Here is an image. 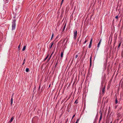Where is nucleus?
Segmentation results:
<instances>
[{
  "instance_id": "obj_34",
  "label": "nucleus",
  "mask_w": 123,
  "mask_h": 123,
  "mask_svg": "<svg viewBox=\"0 0 123 123\" xmlns=\"http://www.w3.org/2000/svg\"><path fill=\"white\" fill-rule=\"evenodd\" d=\"M65 40H66V39H64V40H63V41H64H64H65Z\"/></svg>"
},
{
  "instance_id": "obj_24",
  "label": "nucleus",
  "mask_w": 123,
  "mask_h": 123,
  "mask_svg": "<svg viewBox=\"0 0 123 123\" xmlns=\"http://www.w3.org/2000/svg\"><path fill=\"white\" fill-rule=\"evenodd\" d=\"M87 40H85V41L83 42V44H85V43H86V42H87Z\"/></svg>"
},
{
  "instance_id": "obj_36",
  "label": "nucleus",
  "mask_w": 123,
  "mask_h": 123,
  "mask_svg": "<svg viewBox=\"0 0 123 123\" xmlns=\"http://www.w3.org/2000/svg\"><path fill=\"white\" fill-rule=\"evenodd\" d=\"M15 18V16H14V17H13V18Z\"/></svg>"
},
{
  "instance_id": "obj_4",
  "label": "nucleus",
  "mask_w": 123,
  "mask_h": 123,
  "mask_svg": "<svg viewBox=\"0 0 123 123\" xmlns=\"http://www.w3.org/2000/svg\"><path fill=\"white\" fill-rule=\"evenodd\" d=\"M13 94L11 97V98L10 100V102H11V105H12V104L13 103Z\"/></svg>"
},
{
  "instance_id": "obj_23",
  "label": "nucleus",
  "mask_w": 123,
  "mask_h": 123,
  "mask_svg": "<svg viewBox=\"0 0 123 123\" xmlns=\"http://www.w3.org/2000/svg\"><path fill=\"white\" fill-rule=\"evenodd\" d=\"M25 59L24 60V62H23V63L22 65H23V64H25Z\"/></svg>"
},
{
  "instance_id": "obj_18",
  "label": "nucleus",
  "mask_w": 123,
  "mask_h": 123,
  "mask_svg": "<svg viewBox=\"0 0 123 123\" xmlns=\"http://www.w3.org/2000/svg\"><path fill=\"white\" fill-rule=\"evenodd\" d=\"M18 49L19 50L20 49V44L18 46Z\"/></svg>"
},
{
  "instance_id": "obj_3",
  "label": "nucleus",
  "mask_w": 123,
  "mask_h": 123,
  "mask_svg": "<svg viewBox=\"0 0 123 123\" xmlns=\"http://www.w3.org/2000/svg\"><path fill=\"white\" fill-rule=\"evenodd\" d=\"M4 3H5V5H8V3L9 1V0H4Z\"/></svg>"
},
{
  "instance_id": "obj_7",
  "label": "nucleus",
  "mask_w": 123,
  "mask_h": 123,
  "mask_svg": "<svg viewBox=\"0 0 123 123\" xmlns=\"http://www.w3.org/2000/svg\"><path fill=\"white\" fill-rule=\"evenodd\" d=\"M102 113H101V114H100V118H99V122L100 121V120L102 119Z\"/></svg>"
},
{
  "instance_id": "obj_31",
  "label": "nucleus",
  "mask_w": 123,
  "mask_h": 123,
  "mask_svg": "<svg viewBox=\"0 0 123 123\" xmlns=\"http://www.w3.org/2000/svg\"><path fill=\"white\" fill-rule=\"evenodd\" d=\"M47 57H46V58L44 59V60H46L47 59Z\"/></svg>"
},
{
  "instance_id": "obj_12",
  "label": "nucleus",
  "mask_w": 123,
  "mask_h": 123,
  "mask_svg": "<svg viewBox=\"0 0 123 123\" xmlns=\"http://www.w3.org/2000/svg\"><path fill=\"white\" fill-rule=\"evenodd\" d=\"M54 34L53 33L52 34V36H51V38L50 39L51 40L53 38V37H54Z\"/></svg>"
},
{
  "instance_id": "obj_11",
  "label": "nucleus",
  "mask_w": 123,
  "mask_h": 123,
  "mask_svg": "<svg viewBox=\"0 0 123 123\" xmlns=\"http://www.w3.org/2000/svg\"><path fill=\"white\" fill-rule=\"evenodd\" d=\"M26 47V46H25L23 48V49H22V50L23 51H24Z\"/></svg>"
},
{
  "instance_id": "obj_10",
  "label": "nucleus",
  "mask_w": 123,
  "mask_h": 123,
  "mask_svg": "<svg viewBox=\"0 0 123 123\" xmlns=\"http://www.w3.org/2000/svg\"><path fill=\"white\" fill-rule=\"evenodd\" d=\"M115 103L116 104H117V103H118V101H117V97H116V98L115 100Z\"/></svg>"
},
{
  "instance_id": "obj_37",
  "label": "nucleus",
  "mask_w": 123,
  "mask_h": 123,
  "mask_svg": "<svg viewBox=\"0 0 123 123\" xmlns=\"http://www.w3.org/2000/svg\"><path fill=\"white\" fill-rule=\"evenodd\" d=\"M119 47H120V46L119 47V46H118L117 49H118Z\"/></svg>"
},
{
  "instance_id": "obj_14",
  "label": "nucleus",
  "mask_w": 123,
  "mask_h": 123,
  "mask_svg": "<svg viewBox=\"0 0 123 123\" xmlns=\"http://www.w3.org/2000/svg\"><path fill=\"white\" fill-rule=\"evenodd\" d=\"M79 120H80V119H78L76 121V122L75 123H78L79 122Z\"/></svg>"
},
{
  "instance_id": "obj_9",
  "label": "nucleus",
  "mask_w": 123,
  "mask_h": 123,
  "mask_svg": "<svg viewBox=\"0 0 123 123\" xmlns=\"http://www.w3.org/2000/svg\"><path fill=\"white\" fill-rule=\"evenodd\" d=\"M105 88V87L104 86L102 89V93H104Z\"/></svg>"
},
{
  "instance_id": "obj_32",
  "label": "nucleus",
  "mask_w": 123,
  "mask_h": 123,
  "mask_svg": "<svg viewBox=\"0 0 123 123\" xmlns=\"http://www.w3.org/2000/svg\"><path fill=\"white\" fill-rule=\"evenodd\" d=\"M79 38H78L77 39V40H78V41H79Z\"/></svg>"
},
{
  "instance_id": "obj_38",
  "label": "nucleus",
  "mask_w": 123,
  "mask_h": 123,
  "mask_svg": "<svg viewBox=\"0 0 123 123\" xmlns=\"http://www.w3.org/2000/svg\"><path fill=\"white\" fill-rule=\"evenodd\" d=\"M119 47H120V46L119 47V46H118L117 49H118Z\"/></svg>"
},
{
  "instance_id": "obj_29",
  "label": "nucleus",
  "mask_w": 123,
  "mask_h": 123,
  "mask_svg": "<svg viewBox=\"0 0 123 123\" xmlns=\"http://www.w3.org/2000/svg\"><path fill=\"white\" fill-rule=\"evenodd\" d=\"M75 114L73 115V116L72 117V119L75 116Z\"/></svg>"
},
{
  "instance_id": "obj_30",
  "label": "nucleus",
  "mask_w": 123,
  "mask_h": 123,
  "mask_svg": "<svg viewBox=\"0 0 123 123\" xmlns=\"http://www.w3.org/2000/svg\"><path fill=\"white\" fill-rule=\"evenodd\" d=\"M58 63V62H56V64L55 66V67H56V65H57V64Z\"/></svg>"
},
{
  "instance_id": "obj_35",
  "label": "nucleus",
  "mask_w": 123,
  "mask_h": 123,
  "mask_svg": "<svg viewBox=\"0 0 123 123\" xmlns=\"http://www.w3.org/2000/svg\"><path fill=\"white\" fill-rule=\"evenodd\" d=\"M40 86H39V89L40 88Z\"/></svg>"
},
{
  "instance_id": "obj_44",
  "label": "nucleus",
  "mask_w": 123,
  "mask_h": 123,
  "mask_svg": "<svg viewBox=\"0 0 123 123\" xmlns=\"http://www.w3.org/2000/svg\"><path fill=\"white\" fill-rule=\"evenodd\" d=\"M95 119H95H95H94V120H95Z\"/></svg>"
},
{
  "instance_id": "obj_21",
  "label": "nucleus",
  "mask_w": 123,
  "mask_h": 123,
  "mask_svg": "<svg viewBox=\"0 0 123 123\" xmlns=\"http://www.w3.org/2000/svg\"><path fill=\"white\" fill-rule=\"evenodd\" d=\"M118 16L117 15L115 17V18L116 19H118Z\"/></svg>"
},
{
  "instance_id": "obj_19",
  "label": "nucleus",
  "mask_w": 123,
  "mask_h": 123,
  "mask_svg": "<svg viewBox=\"0 0 123 123\" xmlns=\"http://www.w3.org/2000/svg\"><path fill=\"white\" fill-rule=\"evenodd\" d=\"M66 24L65 25H64L63 28V30H64L65 29L66 26Z\"/></svg>"
},
{
  "instance_id": "obj_27",
  "label": "nucleus",
  "mask_w": 123,
  "mask_h": 123,
  "mask_svg": "<svg viewBox=\"0 0 123 123\" xmlns=\"http://www.w3.org/2000/svg\"><path fill=\"white\" fill-rule=\"evenodd\" d=\"M78 56V55H76L75 56V59H76Z\"/></svg>"
},
{
  "instance_id": "obj_6",
  "label": "nucleus",
  "mask_w": 123,
  "mask_h": 123,
  "mask_svg": "<svg viewBox=\"0 0 123 123\" xmlns=\"http://www.w3.org/2000/svg\"><path fill=\"white\" fill-rule=\"evenodd\" d=\"M54 44V42H52L51 43V45L49 46V48L50 49L52 47V46Z\"/></svg>"
},
{
  "instance_id": "obj_26",
  "label": "nucleus",
  "mask_w": 123,
  "mask_h": 123,
  "mask_svg": "<svg viewBox=\"0 0 123 123\" xmlns=\"http://www.w3.org/2000/svg\"><path fill=\"white\" fill-rule=\"evenodd\" d=\"M91 45H92L91 44H89V48H90L91 47Z\"/></svg>"
},
{
  "instance_id": "obj_2",
  "label": "nucleus",
  "mask_w": 123,
  "mask_h": 123,
  "mask_svg": "<svg viewBox=\"0 0 123 123\" xmlns=\"http://www.w3.org/2000/svg\"><path fill=\"white\" fill-rule=\"evenodd\" d=\"M77 31H75L74 32V39H76V37L77 36Z\"/></svg>"
},
{
  "instance_id": "obj_43",
  "label": "nucleus",
  "mask_w": 123,
  "mask_h": 123,
  "mask_svg": "<svg viewBox=\"0 0 123 123\" xmlns=\"http://www.w3.org/2000/svg\"><path fill=\"white\" fill-rule=\"evenodd\" d=\"M50 85H49V87H50Z\"/></svg>"
},
{
  "instance_id": "obj_41",
  "label": "nucleus",
  "mask_w": 123,
  "mask_h": 123,
  "mask_svg": "<svg viewBox=\"0 0 123 123\" xmlns=\"http://www.w3.org/2000/svg\"><path fill=\"white\" fill-rule=\"evenodd\" d=\"M117 106L116 107H115V108H117Z\"/></svg>"
},
{
  "instance_id": "obj_39",
  "label": "nucleus",
  "mask_w": 123,
  "mask_h": 123,
  "mask_svg": "<svg viewBox=\"0 0 123 123\" xmlns=\"http://www.w3.org/2000/svg\"><path fill=\"white\" fill-rule=\"evenodd\" d=\"M98 48L97 49V50H98Z\"/></svg>"
},
{
  "instance_id": "obj_42",
  "label": "nucleus",
  "mask_w": 123,
  "mask_h": 123,
  "mask_svg": "<svg viewBox=\"0 0 123 123\" xmlns=\"http://www.w3.org/2000/svg\"><path fill=\"white\" fill-rule=\"evenodd\" d=\"M81 41H80V43H81Z\"/></svg>"
},
{
  "instance_id": "obj_22",
  "label": "nucleus",
  "mask_w": 123,
  "mask_h": 123,
  "mask_svg": "<svg viewBox=\"0 0 123 123\" xmlns=\"http://www.w3.org/2000/svg\"><path fill=\"white\" fill-rule=\"evenodd\" d=\"M121 42H119V45H118V46H120L121 45Z\"/></svg>"
},
{
  "instance_id": "obj_33",
  "label": "nucleus",
  "mask_w": 123,
  "mask_h": 123,
  "mask_svg": "<svg viewBox=\"0 0 123 123\" xmlns=\"http://www.w3.org/2000/svg\"><path fill=\"white\" fill-rule=\"evenodd\" d=\"M90 60H91V57H90Z\"/></svg>"
},
{
  "instance_id": "obj_46",
  "label": "nucleus",
  "mask_w": 123,
  "mask_h": 123,
  "mask_svg": "<svg viewBox=\"0 0 123 123\" xmlns=\"http://www.w3.org/2000/svg\"><path fill=\"white\" fill-rule=\"evenodd\" d=\"M86 53L85 54V55H86Z\"/></svg>"
},
{
  "instance_id": "obj_1",
  "label": "nucleus",
  "mask_w": 123,
  "mask_h": 123,
  "mask_svg": "<svg viewBox=\"0 0 123 123\" xmlns=\"http://www.w3.org/2000/svg\"><path fill=\"white\" fill-rule=\"evenodd\" d=\"M16 21L15 20H13L12 23V30H14L15 29L16 27Z\"/></svg>"
},
{
  "instance_id": "obj_5",
  "label": "nucleus",
  "mask_w": 123,
  "mask_h": 123,
  "mask_svg": "<svg viewBox=\"0 0 123 123\" xmlns=\"http://www.w3.org/2000/svg\"><path fill=\"white\" fill-rule=\"evenodd\" d=\"M101 41H102V39H100V40L99 42L98 43V44L97 47L98 48H99V47L100 46L101 43Z\"/></svg>"
},
{
  "instance_id": "obj_16",
  "label": "nucleus",
  "mask_w": 123,
  "mask_h": 123,
  "mask_svg": "<svg viewBox=\"0 0 123 123\" xmlns=\"http://www.w3.org/2000/svg\"><path fill=\"white\" fill-rule=\"evenodd\" d=\"M63 1H64V0H62V1L61 2V5H60V6H62V3H63Z\"/></svg>"
},
{
  "instance_id": "obj_20",
  "label": "nucleus",
  "mask_w": 123,
  "mask_h": 123,
  "mask_svg": "<svg viewBox=\"0 0 123 123\" xmlns=\"http://www.w3.org/2000/svg\"><path fill=\"white\" fill-rule=\"evenodd\" d=\"M92 39H91V40H90V43L89 44H92Z\"/></svg>"
},
{
  "instance_id": "obj_13",
  "label": "nucleus",
  "mask_w": 123,
  "mask_h": 123,
  "mask_svg": "<svg viewBox=\"0 0 123 123\" xmlns=\"http://www.w3.org/2000/svg\"><path fill=\"white\" fill-rule=\"evenodd\" d=\"M29 69L28 68H27L26 69V71L27 72H28L29 71Z\"/></svg>"
},
{
  "instance_id": "obj_40",
  "label": "nucleus",
  "mask_w": 123,
  "mask_h": 123,
  "mask_svg": "<svg viewBox=\"0 0 123 123\" xmlns=\"http://www.w3.org/2000/svg\"><path fill=\"white\" fill-rule=\"evenodd\" d=\"M21 10V8H20V11H19V12Z\"/></svg>"
},
{
  "instance_id": "obj_28",
  "label": "nucleus",
  "mask_w": 123,
  "mask_h": 123,
  "mask_svg": "<svg viewBox=\"0 0 123 123\" xmlns=\"http://www.w3.org/2000/svg\"><path fill=\"white\" fill-rule=\"evenodd\" d=\"M121 55H123V50L121 52Z\"/></svg>"
},
{
  "instance_id": "obj_8",
  "label": "nucleus",
  "mask_w": 123,
  "mask_h": 123,
  "mask_svg": "<svg viewBox=\"0 0 123 123\" xmlns=\"http://www.w3.org/2000/svg\"><path fill=\"white\" fill-rule=\"evenodd\" d=\"M13 119L14 117H12L10 120L9 122V123H11V122H12L13 121Z\"/></svg>"
},
{
  "instance_id": "obj_25",
  "label": "nucleus",
  "mask_w": 123,
  "mask_h": 123,
  "mask_svg": "<svg viewBox=\"0 0 123 123\" xmlns=\"http://www.w3.org/2000/svg\"><path fill=\"white\" fill-rule=\"evenodd\" d=\"M77 100H76L75 101V102H74V104L76 103L77 104L78 103V102H77Z\"/></svg>"
},
{
  "instance_id": "obj_17",
  "label": "nucleus",
  "mask_w": 123,
  "mask_h": 123,
  "mask_svg": "<svg viewBox=\"0 0 123 123\" xmlns=\"http://www.w3.org/2000/svg\"><path fill=\"white\" fill-rule=\"evenodd\" d=\"M92 65V61L91 60H90V66H91Z\"/></svg>"
},
{
  "instance_id": "obj_15",
  "label": "nucleus",
  "mask_w": 123,
  "mask_h": 123,
  "mask_svg": "<svg viewBox=\"0 0 123 123\" xmlns=\"http://www.w3.org/2000/svg\"><path fill=\"white\" fill-rule=\"evenodd\" d=\"M63 52H62L61 54V57H62L63 56Z\"/></svg>"
},
{
  "instance_id": "obj_45",
  "label": "nucleus",
  "mask_w": 123,
  "mask_h": 123,
  "mask_svg": "<svg viewBox=\"0 0 123 123\" xmlns=\"http://www.w3.org/2000/svg\"><path fill=\"white\" fill-rule=\"evenodd\" d=\"M110 123H112V122H111Z\"/></svg>"
}]
</instances>
